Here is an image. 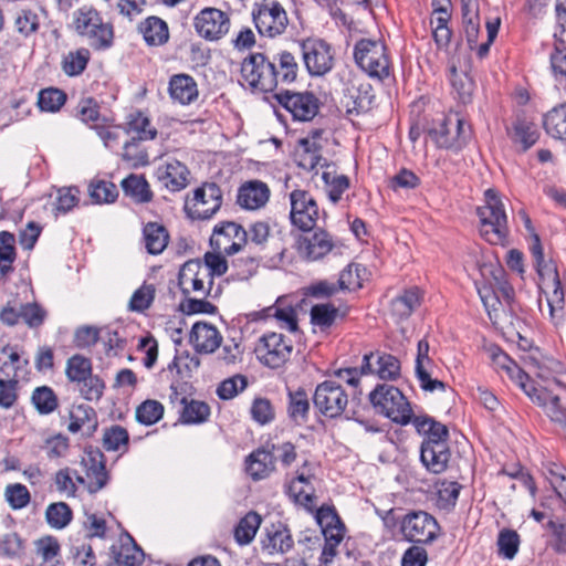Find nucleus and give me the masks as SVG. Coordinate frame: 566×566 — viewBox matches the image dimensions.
Wrapping results in <instances>:
<instances>
[{
  "mask_svg": "<svg viewBox=\"0 0 566 566\" xmlns=\"http://www.w3.org/2000/svg\"><path fill=\"white\" fill-rule=\"evenodd\" d=\"M451 458L449 444L432 442L429 446L421 444L420 461L431 473L440 474L448 468Z\"/></svg>",
  "mask_w": 566,
  "mask_h": 566,
  "instance_id": "nucleus-26",
  "label": "nucleus"
},
{
  "mask_svg": "<svg viewBox=\"0 0 566 566\" xmlns=\"http://www.w3.org/2000/svg\"><path fill=\"white\" fill-rule=\"evenodd\" d=\"M313 474L307 463H304L302 470L297 472L289 485V495L295 503H298L311 510L313 505V486L311 479Z\"/></svg>",
  "mask_w": 566,
  "mask_h": 566,
  "instance_id": "nucleus-28",
  "label": "nucleus"
},
{
  "mask_svg": "<svg viewBox=\"0 0 566 566\" xmlns=\"http://www.w3.org/2000/svg\"><path fill=\"white\" fill-rule=\"evenodd\" d=\"M36 555L42 559L45 566H56L60 557L61 546L59 541L53 536H44L35 542Z\"/></svg>",
  "mask_w": 566,
  "mask_h": 566,
  "instance_id": "nucleus-51",
  "label": "nucleus"
},
{
  "mask_svg": "<svg viewBox=\"0 0 566 566\" xmlns=\"http://www.w3.org/2000/svg\"><path fill=\"white\" fill-rule=\"evenodd\" d=\"M368 398L376 413L401 426L411 421V406L397 387L388 384L377 385Z\"/></svg>",
  "mask_w": 566,
  "mask_h": 566,
  "instance_id": "nucleus-2",
  "label": "nucleus"
},
{
  "mask_svg": "<svg viewBox=\"0 0 566 566\" xmlns=\"http://www.w3.org/2000/svg\"><path fill=\"white\" fill-rule=\"evenodd\" d=\"M145 248L149 254H160L169 242L168 230L158 222H147L143 228Z\"/></svg>",
  "mask_w": 566,
  "mask_h": 566,
  "instance_id": "nucleus-33",
  "label": "nucleus"
},
{
  "mask_svg": "<svg viewBox=\"0 0 566 566\" xmlns=\"http://www.w3.org/2000/svg\"><path fill=\"white\" fill-rule=\"evenodd\" d=\"M90 196L96 203H111L117 198L118 191L113 182L98 180L90 185Z\"/></svg>",
  "mask_w": 566,
  "mask_h": 566,
  "instance_id": "nucleus-64",
  "label": "nucleus"
},
{
  "mask_svg": "<svg viewBox=\"0 0 566 566\" xmlns=\"http://www.w3.org/2000/svg\"><path fill=\"white\" fill-rule=\"evenodd\" d=\"M164 416V406L158 400L147 399L136 408V420L145 426L157 423Z\"/></svg>",
  "mask_w": 566,
  "mask_h": 566,
  "instance_id": "nucleus-54",
  "label": "nucleus"
},
{
  "mask_svg": "<svg viewBox=\"0 0 566 566\" xmlns=\"http://www.w3.org/2000/svg\"><path fill=\"white\" fill-rule=\"evenodd\" d=\"M485 205L478 208L481 234L491 244H503L509 234L504 205L494 189L485 191Z\"/></svg>",
  "mask_w": 566,
  "mask_h": 566,
  "instance_id": "nucleus-4",
  "label": "nucleus"
},
{
  "mask_svg": "<svg viewBox=\"0 0 566 566\" xmlns=\"http://www.w3.org/2000/svg\"><path fill=\"white\" fill-rule=\"evenodd\" d=\"M15 238L8 231L0 232V279L13 272L15 261Z\"/></svg>",
  "mask_w": 566,
  "mask_h": 566,
  "instance_id": "nucleus-41",
  "label": "nucleus"
},
{
  "mask_svg": "<svg viewBox=\"0 0 566 566\" xmlns=\"http://www.w3.org/2000/svg\"><path fill=\"white\" fill-rule=\"evenodd\" d=\"M231 21L227 12L217 8H205L193 19L198 35L206 41L222 39L230 30Z\"/></svg>",
  "mask_w": 566,
  "mask_h": 566,
  "instance_id": "nucleus-11",
  "label": "nucleus"
},
{
  "mask_svg": "<svg viewBox=\"0 0 566 566\" xmlns=\"http://www.w3.org/2000/svg\"><path fill=\"white\" fill-rule=\"evenodd\" d=\"M544 475L566 506V468L548 463L545 467Z\"/></svg>",
  "mask_w": 566,
  "mask_h": 566,
  "instance_id": "nucleus-59",
  "label": "nucleus"
},
{
  "mask_svg": "<svg viewBox=\"0 0 566 566\" xmlns=\"http://www.w3.org/2000/svg\"><path fill=\"white\" fill-rule=\"evenodd\" d=\"M290 220L301 231L315 228L318 207L313 197L304 190H295L290 195Z\"/></svg>",
  "mask_w": 566,
  "mask_h": 566,
  "instance_id": "nucleus-13",
  "label": "nucleus"
},
{
  "mask_svg": "<svg viewBox=\"0 0 566 566\" xmlns=\"http://www.w3.org/2000/svg\"><path fill=\"white\" fill-rule=\"evenodd\" d=\"M80 202V190L77 187H63L57 190L54 213L65 214L75 208Z\"/></svg>",
  "mask_w": 566,
  "mask_h": 566,
  "instance_id": "nucleus-62",
  "label": "nucleus"
},
{
  "mask_svg": "<svg viewBox=\"0 0 566 566\" xmlns=\"http://www.w3.org/2000/svg\"><path fill=\"white\" fill-rule=\"evenodd\" d=\"M542 292L546 295L547 305L549 308L551 319L555 325H558L563 318L565 297L562 289L560 280L553 281V283L538 284Z\"/></svg>",
  "mask_w": 566,
  "mask_h": 566,
  "instance_id": "nucleus-35",
  "label": "nucleus"
},
{
  "mask_svg": "<svg viewBox=\"0 0 566 566\" xmlns=\"http://www.w3.org/2000/svg\"><path fill=\"white\" fill-rule=\"evenodd\" d=\"M125 196L137 203H147L153 200V191L143 175H129L122 181Z\"/></svg>",
  "mask_w": 566,
  "mask_h": 566,
  "instance_id": "nucleus-37",
  "label": "nucleus"
},
{
  "mask_svg": "<svg viewBox=\"0 0 566 566\" xmlns=\"http://www.w3.org/2000/svg\"><path fill=\"white\" fill-rule=\"evenodd\" d=\"M180 402L184 405L180 413V420L182 423H202L207 421L210 416V407L203 401L193 399L188 401L186 397H182Z\"/></svg>",
  "mask_w": 566,
  "mask_h": 566,
  "instance_id": "nucleus-43",
  "label": "nucleus"
},
{
  "mask_svg": "<svg viewBox=\"0 0 566 566\" xmlns=\"http://www.w3.org/2000/svg\"><path fill=\"white\" fill-rule=\"evenodd\" d=\"M261 524V517L255 512H249L238 523L234 528V538L238 544L247 545L251 543Z\"/></svg>",
  "mask_w": 566,
  "mask_h": 566,
  "instance_id": "nucleus-45",
  "label": "nucleus"
},
{
  "mask_svg": "<svg viewBox=\"0 0 566 566\" xmlns=\"http://www.w3.org/2000/svg\"><path fill=\"white\" fill-rule=\"evenodd\" d=\"M421 300L419 287L407 289L391 301L390 313L399 321L406 319L420 306Z\"/></svg>",
  "mask_w": 566,
  "mask_h": 566,
  "instance_id": "nucleus-31",
  "label": "nucleus"
},
{
  "mask_svg": "<svg viewBox=\"0 0 566 566\" xmlns=\"http://www.w3.org/2000/svg\"><path fill=\"white\" fill-rule=\"evenodd\" d=\"M491 358L497 371L505 373V375L522 390H526L528 388L532 379L520 368V366L513 359H511L499 347L491 349Z\"/></svg>",
  "mask_w": 566,
  "mask_h": 566,
  "instance_id": "nucleus-27",
  "label": "nucleus"
},
{
  "mask_svg": "<svg viewBox=\"0 0 566 566\" xmlns=\"http://www.w3.org/2000/svg\"><path fill=\"white\" fill-rule=\"evenodd\" d=\"M273 470V454L265 449H258L247 459V472L253 480L263 479Z\"/></svg>",
  "mask_w": 566,
  "mask_h": 566,
  "instance_id": "nucleus-38",
  "label": "nucleus"
},
{
  "mask_svg": "<svg viewBox=\"0 0 566 566\" xmlns=\"http://www.w3.org/2000/svg\"><path fill=\"white\" fill-rule=\"evenodd\" d=\"M86 471L87 490L96 493L108 482V473L105 467L104 454L99 450H88L82 459Z\"/></svg>",
  "mask_w": 566,
  "mask_h": 566,
  "instance_id": "nucleus-20",
  "label": "nucleus"
},
{
  "mask_svg": "<svg viewBox=\"0 0 566 566\" xmlns=\"http://www.w3.org/2000/svg\"><path fill=\"white\" fill-rule=\"evenodd\" d=\"M34 408L41 415L52 413L59 407V399L49 386L36 387L31 397Z\"/></svg>",
  "mask_w": 566,
  "mask_h": 566,
  "instance_id": "nucleus-49",
  "label": "nucleus"
},
{
  "mask_svg": "<svg viewBox=\"0 0 566 566\" xmlns=\"http://www.w3.org/2000/svg\"><path fill=\"white\" fill-rule=\"evenodd\" d=\"M353 55L357 66L370 78L382 82L391 75V61L381 41L360 39L354 46Z\"/></svg>",
  "mask_w": 566,
  "mask_h": 566,
  "instance_id": "nucleus-3",
  "label": "nucleus"
},
{
  "mask_svg": "<svg viewBox=\"0 0 566 566\" xmlns=\"http://www.w3.org/2000/svg\"><path fill=\"white\" fill-rule=\"evenodd\" d=\"M316 521L322 528L325 542L340 544L345 537V525L332 506H322L316 511Z\"/></svg>",
  "mask_w": 566,
  "mask_h": 566,
  "instance_id": "nucleus-24",
  "label": "nucleus"
},
{
  "mask_svg": "<svg viewBox=\"0 0 566 566\" xmlns=\"http://www.w3.org/2000/svg\"><path fill=\"white\" fill-rule=\"evenodd\" d=\"M243 80L262 92H273L277 86L275 65L268 62L262 53L250 54L241 64Z\"/></svg>",
  "mask_w": 566,
  "mask_h": 566,
  "instance_id": "nucleus-7",
  "label": "nucleus"
},
{
  "mask_svg": "<svg viewBox=\"0 0 566 566\" xmlns=\"http://www.w3.org/2000/svg\"><path fill=\"white\" fill-rule=\"evenodd\" d=\"M222 205V190L214 182L203 184L193 192L192 217L200 220L210 219Z\"/></svg>",
  "mask_w": 566,
  "mask_h": 566,
  "instance_id": "nucleus-16",
  "label": "nucleus"
},
{
  "mask_svg": "<svg viewBox=\"0 0 566 566\" xmlns=\"http://www.w3.org/2000/svg\"><path fill=\"white\" fill-rule=\"evenodd\" d=\"M543 125L549 136L566 142V103L548 111L543 117Z\"/></svg>",
  "mask_w": 566,
  "mask_h": 566,
  "instance_id": "nucleus-39",
  "label": "nucleus"
},
{
  "mask_svg": "<svg viewBox=\"0 0 566 566\" xmlns=\"http://www.w3.org/2000/svg\"><path fill=\"white\" fill-rule=\"evenodd\" d=\"M282 343L283 334L269 333L263 335L255 349L259 360L270 368L281 367L283 365Z\"/></svg>",
  "mask_w": 566,
  "mask_h": 566,
  "instance_id": "nucleus-25",
  "label": "nucleus"
},
{
  "mask_svg": "<svg viewBox=\"0 0 566 566\" xmlns=\"http://www.w3.org/2000/svg\"><path fill=\"white\" fill-rule=\"evenodd\" d=\"M140 140L132 138L124 145L122 158L132 168L144 167L149 164V157Z\"/></svg>",
  "mask_w": 566,
  "mask_h": 566,
  "instance_id": "nucleus-56",
  "label": "nucleus"
},
{
  "mask_svg": "<svg viewBox=\"0 0 566 566\" xmlns=\"http://www.w3.org/2000/svg\"><path fill=\"white\" fill-rule=\"evenodd\" d=\"M14 27L19 34L24 38L31 36L40 30L41 18L35 9L23 8L17 12Z\"/></svg>",
  "mask_w": 566,
  "mask_h": 566,
  "instance_id": "nucleus-44",
  "label": "nucleus"
},
{
  "mask_svg": "<svg viewBox=\"0 0 566 566\" xmlns=\"http://www.w3.org/2000/svg\"><path fill=\"white\" fill-rule=\"evenodd\" d=\"M287 412L290 419L297 426L306 422L310 411V400L304 389L289 392Z\"/></svg>",
  "mask_w": 566,
  "mask_h": 566,
  "instance_id": "nucleus-40",
  "label": "nucleus"
},
{
  "mask_svg": "<svg viewBox=\"0 0 566 566\" xmlns=\"http://www.w3.org/2000/svg\"><path fill=\"white\" fill-rule=\"evenodd\" d=\"M73 24L75 31L86 38L94 50H107L114 43L113 24L105 22L92 6H83L77 9L74 12Z\"/></svg>",
  "mask_w": 566,
  "mask_h": 566,
  "instance_id": "nucleus-1",
  "label": "nucleus"
},
{
  "mask_svg": "<svg viewBox=\"0 0 566 566\" xmlns=\"http://www.w3.org/2000/svg\"><path fill=\"white\" fill-rule=\"evenodd\" d=\"M450 82L459 98L467 103L474 91V82L465 72H458L455 66L450 69Z\"/></svg>",
  "mask_w": 566,
  "mask_h": 566,
  "instance_id": "nucleus-61",
  "label": "nucleus"
},
{
  "mask_svg": "<svg viewBox=\"0 0 566 566\" xmlns=\"http://www.w3.org/2000/svg\"><path fill=\"white\" fill-rule=\"evenodd\" d=\"M303 59L312 75L328 73L334 64L331 45L323 40L306 41L300 44Z\"/></svg>",
  "mask_w": 566,
  "mask_h": 566,
  "instance_id": "nucleus-14",
  "label": "nucleus"
},
{
  "mask_svg": "<svg viewBox=\"0 0 566 566\" xmlns=\"http://www.w3.org/2000/svg\"><path fill=\"white\" fill-rule=\"evenodd\" d=\"M2 354L7 355L8 359L0 365V377L19 380V371L25 369L29 365V359L23 358L15 347L4 346Z\"/></svg>",
  "mask_w": 566,
  "mask_h": 566,
  "instance_id": "nucleus-42",
  "label": "nucleus"
},
{
  "mask_svg": "<svg viewBox=\"0 0 566 566\" xmlns=\"http://www.w3.org/2000/svg\"><path fill=\"white\" fill-rule=\"evenodd\" d=\"M97 424L96 412L91 406L84 403L72 406L67 426L70 432L76 433L83 430L87 436H92L96 431Z\"/></svg>",
  "mask_w": 566,
  "mask_h": 566,
  "instance_id": "nucleus-30",
  "label": "nucleus"
},
{
  "mask_svg": "<svg viewBox=\"0 0 566 566\" xmlns=\"http://www.w3.org/2000/svg\"><path fill=\"white\" fill-rule=\"evenodd\" d=\"M157 180L171 192L185 189L189 184L190 171L179 160H168L159 165L155 171Z\"/></svg>",
  "mask_w": 566,
  "mask_h": 566,
  "instance_id": "nucleus-19",
  "label": "nucleus"
},
{
  "mask_svg": "<svg viewBox=\"0 0 566 566\" xmlns=\"http://www.w3.org/2000/svg\"><path fill=\"white\" fill-rule=\"evenodd\" d=\"M168 94L172 103L189 105L198 98L199 90L192 76L179 73L169 78Z\"/></svg>",
  "mask_w": 566,
  "mask_h": 566,
  "instance_id": "nucleus-22",
  "label": "nucleus"
},
{
  "mask_svg": "<svg viewBox=\"0 0 566 566\" xmlns=\"http://www.w3.org/2000/svg\"><path fill=\"white\" fill-rule=\"evenodd\" d=\"M509 135L514 144L521 145L523 150H527L537 142L539 132L534 123L526 118H516Z\"/></svg>",
  "mask_w": 566,
  "mask_h": 566,
  "instance_id": "nucleus-36",
  "label": "nucleus"
},
{
  "mask_svg": "<svg viewBox=\"0 0 566 566\" xmlns=\"http://www.w3.org/2000/svg\"><path fill=\"white\" fill-rule=\"evenodd\" d=\"M432 133L439 147L461 149L470 137V127L458 115H449L441 120Z\"/></svg>",
  "mask_w": 566,
  "mask_h": 566,
  "instance_id": "nucleus-12",
  "label": "nucleus"
},
{
  "mask_svg": "<svg viewBox=\"0 0 566 566\" xmlns=\"http://www.w3.org/2000/svg\"><path fill=\"white\" fill-rule=\"evenodd\" d=\"M248 243V232L233 221H222L214 226L210 244L214 251L227 255L240 252Z\"/></svg>",
  "mask_w": 566,
  "mask_h": 566,
  "instance_id": "nucleus-10",
  "label": "nucleus"
},
{
  "mask_svg": "<svg viewBox=\"0 0 566 566\" xmlns=\"http://www.w3.org/2000/svg\"><path fill=\"white\" fill-rule=\"evenodd\" d=\"M65 375L71 384L93 375L92 361L83 355L75 354L66 360Z\"/></svg>",
  "mask_w": 566,
  "mask_h": 566,
  "instance_id": "nucleus-46",
  "label": "nucleus"
},
{
  "mask_svg": "<svg viewBox=\"0 0 566 566\" xmlns=\"http://www.w3.org/2000/svg\"><path fill=\"white\" fill-rule=\"evenodd\" d=\"M410 422L418 433L426 437L421 444L429 446L432 442L448 444L449 430L446 424L428 416L412 417Z\"/></svg>",
  "mask_w": 566,
  "mask_h": 566,
  "instance_id": "nucleus-29",
  "label": "nucleus"
},
{
  "mask_svg": "<svg viewBox=\"0 0 566 566\" xmlns=\"http://www.w3.org/2000/svg\"><path fill=\"white\" fill-rule=\"evenodd\" d=\"M530 251L534 259L535 268L539 277L538 284L553 283L559 279L557 268L552 260H545L544 251L539 237L535 238V243L530 244Z\"/></svg>",
  "mask_w": 566,
  "mask_h": 566,
  "instance_id": "nucleus-34",
  "label": "nucleus"
},
{
  "mask_svg": "<svg viewBox=\"0 0 566 566\" xmlns=\"http://www.w3.org/2000/svg\"><path fill=\"white\" fill-rule=\"evenodd\" d=\"M270 198V189L260 180L243 182L237 193V203L244 210H258L266 205Z\"/></svg>",
  "mask_w": 566,
  "mask_h": 566,
  "instance_id": "nucleus-21",
  "label": "nucleus"
},
{
  "mask_svg": "<svg viewBox=\"0 0 566 566\" xmlns=\"http://www.w3.org/2000/svg\"><path fill=\"white\" fill-rule=\"evenodd\" d=\"M437 518L422 510H411L400 518V535L409 543L429 545L440 536Z\"/></svg>",
  "mask_w": 566,
  "mask_h": 566,
  "instance_id": "nucleus-6",
  "label": "nucleus"
},
{
  "mask_svg": "<svg viewBox=\"0 0 566 566\" xmlns=\"http://www.w3.org/2000/svg\"><path fill=\"white\" fill-rule=\"evenodd\" d=\"M523 391L534 403L542 407L553 421H566V406L563 405V397L559 392L546 387H537L533 380H531L528 388Z\"/></svg>",
  "mask_w": 566,
  "mask_h": 566,
  "instance_id": "nucleus-15",
  "label": "nucleus"
},
{
  "mask_svg": "<svg viewBox=\"0 0 566 566\" xmlns=\"http://www.w3.org/2000/svg\"><path fill=\"white\" fill-rule=\"evenodd\" d=\"M212 284L210 270L203 266L199 260H189L179 270L178 286L184 297L190 296L192 293L207 297L211 292Z\"/></svg>",
  "mask_w": 566,
  "mask_h": 566,
  "instance_id": "nucleus-8",
  "label": "nucleus"
},
{
  "mask_svg": "<svg viewBox=\"0 0 566 566\" xmlns=\"http://www.w3.org/2000/svg\"><path fill=\"white\" fill-rule=\"evenodd\" d=\"M546 530L549 532L548 545L557 554H566V522L549 520Z\"/></svg>",
  "mask_w": 566,
  "mask_h": 566,
  "instance_id": "nucleus-63",
  "label": "nucleus"
},
{
  "mask_svg": "<svg viewBox=\"0 0 566 566\" xmlns=\"http://www.w3.org/2000/svg\"><path fill=\"white\" fill-rule=\"evenodd\" d=\"M338 316V308L333 304H316L311 308V323L322 331L329 328Z\"/></svg>",
  "mask_w": 566,
  "mask_h": 566,
  "instance_id": "nucleus-57",
  "label": "nucleus"
},
{
  "mask_svg": "<svg viewBox=\"0 0 566 566\" xmlns=\"http://www.w3.org/2000/svg\"><path fill=\"white\" fill-rule=\"evenodd\" d=\"M544 475L566 506V468L548 463L545 467Z\"/></svg>",
  "mask_w": 566,
  "mask_h": 566,
  "instance_id": "nucleus-58",
  "label": "nucleus"
},
{
  "mask_svg": "<svg viewBox=\"0 0 566 566\" xmlns=\"http://www.w3.org/2000/svg\"><path fill=\"white\" fill-rule=\"evenodd\" d=\"M313 402L322 415L327 418H336L344 412L348 403V395L336 381L325 380L317 385Z\"/></svg>",
  "mask_w": 566,
  "mask_h": 566,
  "instance_id": "nucleus-9",
  "label": "nucleus"
},
{
  "mask_svg": "<svg viewBox=\"0 0 566 566\" xmlns=\"http://www.w3.org/2000/svg\"><path fill=\"white\" fill-rule=\"evenodd\" d=\"M462 24L465 39L470 48L476 44L480 33V15L478 10H472L468 2L462 4Z\"/></svg>",
  "mask_w": 566,
  "mask_h": 566,
  "instance_id": "nucleus-53",
  "label": "nucleus"
},
{
  "mask_svg": "<svg viewBox=\"0 0 566 566\" xmlns=\"http://www.w3.org/2000/svg\"><path fill=\"white\" fill-rule=\"evenodd\" d=\"M291 249L304 262H317L326 258L336 248L334 237L324 229L291 232Z\"/></svg>",
  "mask_w": 566,
  "mask_h": 566,
  "instance_id": "nucleus-5",
  "label": "nucleus"
},
{
  "mask_svg": "<svg viewBox=\"0 0 566 566\" xmlns=\"http://www.w3.org/2000/svg\"><path fill=\"white\" fill-rule=\"evenodd\" d=\"M138 31L143 34L148 45H164L169 40L168 24L156 15H150L138 24Z\"/></svg>",
  "mask_w": 566,
  "mask_h": 566,
  "instance_id": "nucleus-32",
  "label": "nucleus"
},
{
  "mask_svg": "<svg viewBox=\"0 0 566 566\" xmlns=\"http://www.w3.org/2000/svg\"><path fill=\"white\" fill-rule=\"evenodd\" d=\"M322 179L324 180L327 196L333 203H337L342 199V195L350 185L347 176L338 175L334 171H324Z\"/></svg>",
  "mask_w": 566,
  "mask_h": 566,
  "instance_id": "nucleus-50",
  "label": "nucleus"
},
{
  "mask_svg": "<svg viewBox=\"0 0 566 566\" xmlns=\"http://www.w3.org/2000/svg\"><path fill=\"white\" fill-rule=\"evenodd\" d=\"M128 132L135 134L132 138L138 140H150L157 135L156 128L150 126L149 118L140 112L130 115Z\"/></svg>",
  "mask_w": 566,
  "mask_h": 566,
  "instance_id": "nucleus-60",
  "label": "nucleus"
},
{
  "mask_svg": "<svg viewBox=\"0 0 566 566\" xmlns=\"http://www.w3.org/2000/svg\"><path fill=\"white\" fill-rule=\"evenodd\" d=\"M65 102L66 94L62 90L48 87L39 92L38 106L42 112L55 113Z\"/></svg>",
  "mask_w": 566,
  "mask_h": 566,
  "instance_id": "nucleus-55",
  "label": "nucleus"
},
{
  "mask_svg": "<svg viewBox=\"0 0 566 566\" xmlns=\"http://www.w3.org/2000/svg\"><path fill=\"white\" fill-rule=\"evenodd\" d=\"M73 518V512L65 502L51 503L45 510L46 523L55 530L65 528Z\"/></svg>",
  "mask_w": 566,
  "mask_h": 566,
  "instance_id": "nucleus-48",
  "label": "nucleus"
},
{
  "mask_svg": "<svg viewBox=\"0 0 566 566\" xmlns=\"http://www.w3.org/2000/svg\"><path fill=\"white\" fill-rule=\"evenodd\" d=\"M253 12V20L259 33L263 36L274 38L281 33L282 22L279 21L282 8L279 1L262 0Z\"/></svg>",
  "mask_w": 566,
  "mask_h": 566,
  "instance_id": "nucleus-18",
  "label": "nucleus"
},
{
  "mask_svg": "<svg viewBox=\"0 0 566 566\" xmlns=\"http://www.w3.org/2000/svg\"><path fill=\"white\" fill-rule=\"evenodd\" d=\"M222 336L218 328L208 323L193 324L190 332V343L197 353L211 354L221 345Z\"/></svg>",
  "mask_w": 566,
  "mask_h": 566,
  "instance_id": "nucleus-23",
  "label": "nucleus"
},
{
  "mask_svg": "<svg viewBox=\"0 0 566 566\" xmlns=\"http://www.w3.org/2000/svg\"><path fill=\"white\" fill-rule=\"evenodd\" d=\"M90 57L91 53L85 48L69 52L63 59L62 69L69 76H77L86 69Z\"/></svg>",
  "mask_w": 566,
  "mask_h": 566,
  "instance_id": "nucleus-52",
  "label": "nucleus"
},
{
  "mask_svg": "<svg viewBox=\"0 0 566 566\" xmlns=\"http://www.w3.org/2000/svg\"><path fill=\"white\" fill-rule=\"evenodd\" d=\"M74 389L87 401H99L104 395L105 382L98 375H91L74 384Z\"/></svg>",
  "mask_w": 566,
  "mask_h": 566,
  "instance_id": "nucleus-47",
  "label": "nucleus"
},
{
  "mask_svg": "<svg viewBox=\"0 0 566 566\" xmlns=\"http://www.w3.org/2000/svg\"><path fill=\"white\" fill-rule=\"evenodd\" d=\"M319 99L312 92H294L285 90V111L294 120L310 122L318 113Z\"/></svg>",
  "mask_w": 566,
  "mask_h": 566,
  "instance_id": "nucleus-17",
  "label": "nucleus"
}]
</instances>
